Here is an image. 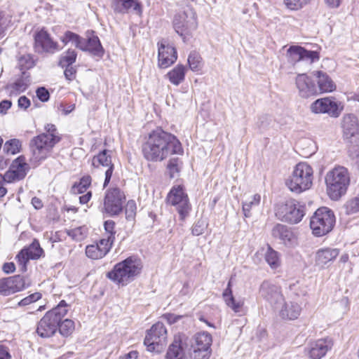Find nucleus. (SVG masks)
<instances>
[{"label": "nucleus", "mask_w": 359, "mask_h": 359, "mask_svg": "<svg viewBox=\"0 0 359 359\" xmlns=\"http://www.w3.org/2000/svg\"><path fill=\"white\" fill-rule=\"evenodd\" d=\"M183 153L182 144L177 137L161 128L151 131L142 144L144 157L151 162H161L172 154Z\"/></svg>", "instance_id": "1"}, {"label": "nucleus", "mask_w": 359, "mask_h": 359, "mask_svg": "<svg viewBox=\"0 0 359 359\" xmlns=\"http://www.w3.org/2000/svg\"><path fill=\"white\" fill-rule=\"evenodd\" d=\"M141 261L134 257H129L116 264L113 269L106 273V277L114 283L125 286L133 281L142 271Z\"/></svg>", "instance_id": "2"}, {"label": "nucleus", "mask_w": 359, "mask_h": 359, "mask_svg": "<svg viewBox=\"0 0 359 359\" xmlns=\"http://www.w3.org/2000/svg\"><path fill=\"white\" fill-rule=\"evenodd\" d=\"M68 304L65 300L47 311L37 325L36 332L42 338H48L56 333L62 319L67 315Z\"/></svg>", "instance_id": "3"}, {"label": "nucleus", "mask_w": 359, "mask_h": 359, "mask_svg": "<svg viewBox=\"0 0 359 359\" xmlns=\"http://www.w3.org/2000/svg\"><path fill=\"white\" fill-rule=\"evenodd\" d=\"M327 192L333 201L339 200L347 191L350 184L348 170L339 166L329 171L325 176Z\"/></svg>", "instance_id": "4"}, {"label": "nucleus", "mask_w": 359, "mask_h": 359, "mask_svg": "<svg viewBox=\"0 0 359 359\" xmlns=\"http://www.w3.org/2000/svg\"><path fill=\"white\" fill-rule=\"evenodd\" d=\"M60 139V137H50L46 134H40L33 137L29 142L32 153V156L29 158L30 163L36 166L41 161L45 160Z\"/></svg>", "instance_id": "5"}, {"label": "nucleus", "mask_w": 359, "mask_h": 359, "mask_svg": "<svg viewBox=\"0 0 359 359\" xmlns=\"http://www.w3.org/2000/svg\"><path fill=\"white\" fill-rule=\"evenodd\" d=\"M313 173V169L309 165L299 163L295 166L285 184L291 191L300 194L311 188Z\"/></svg>", "instance_id": "6"}, {"label": "nucleus", "mask_w": 359, "mask_h": 359, "mask_svg": "<svg viewBox=\"0 0 359 359\" xmlns=\"http://www.w3.org/2000/svg\"><path fill=\"white\" fill-rule=\"evenodd\" d=\"M335 224L334 212L327 207L318 208L311 217L310 227L316 236H323L330 232Z\"/></svg>", "instance_id": "7"}, {"label": "nucleus", "mask_w": 359, "mask_h": 359, "mask_svg": "<svg viewBox=\"0 0 359 359\" xmlns=\"http://www.w3.org/2000/svg\"><path fill=\"white\" fill-rule=\"evenodd\" d=\"M304 206L294 200L278 203L275 206V215L278 219L290 224H297L305 215Z\"/></svg>", "instance_id": "8"}, {"label": "nucleus", "mask_w": 359, "mask_h": 359, "mask_svg": "<svg viewBox=\"0 0 359 359\" xmlns=\"http://www.w3.org/2000/svg\"><path fill=\"white\" fill-rule=\"evenodd\" d=\"M198 27L196 15L191 8H187L183 12L175 15L173 27L175 32L185 41L186 36L189 35Z\"/></svg>", "instance_id": "9"}, {"label": "nucleus", "mask_w": 359, "mask_h": 359, "mask_svg": "<svg viewBox=\"0 0 359 359\" xmlns=\"http://www.w3.org/2000/svg\"><path fill=\"white\" fill-rule=\"evenodd\" d=\"M126 197L119 188L109 189L106 192L102 211L110 216L118 215L122 211Z\"/></svg>", "instance_id": "10"}, {"label": "nucleus", "mask_w": 359, "mask_h": 359, "mask_svg": "<svg viewBox=\"0 0 359 359\" xmlns=\"http://www.w3.org/2000/svg\"><path fill=\"white\" fill-rule=\"evenodd\" d=\"M167 339V330L161 322L154 324L149 330L144 340V344L149 351L161 352Z\"/></svg>", "instance_id": "11"}, {"label": "nucleus", "mask_w": 359, "mask_h": 359, "mask_svg": "<svg viewBox=\"0 0 359 359\" xmlns=\"http://www.w3.org/2000/svg\"><path fill=\"white\" fill-rule=\"evenodd\" d=\"M167 200L170 204L176 207L180 219L184 220L189 215L191 208L182 187H172L168 194Z\"/></svg>", "instance_id": "12"}, {"label": "nucleus", "mask_w": 359, "mask_h": 359, "mask_svg": "<svg viewBox=\"0 0 359 359\" xmlns=\"http://www.w3.org/2000/svg\"><path fill=\"white\" fill-rule=\"evenodd\" d=\"M286 57L292 64L303 62L306 65H311L319 60L320 52L318 50H308L301 46L292 45L287 50Z\"/></svg>", "instance_id": "13"}, {"label": "nucleus", "mask_w": 359, "mask_h": 359, "mask_svg": "<svg viewBox=\"0 0 359 359\" xmlns=\"http://www.w3.org/2000/svg\"><path fill=\"white\" fill-rule=\"evenodd\" d=\"M259 294L274 309H278L284 302L280 287L271 280H264L262 283Z\"/></svg>", "instance_id": "14"}, {"label": "nucleus", "mask_w": 359, "mask_h": 359, "mask_svg": "<svg viewBox=\"0 0 359 359\" xmlns=\"http://www.w3.org/2000/svg\"><path fill=\"white\" fill-rule=\"evenodd\" d=\"M344 109L341 103L334 98H320L313 102L311 110L315 114H328L331 117L337 118Z\"/></svg>", "instance_id": "15"}, {"label": "nucleus", "mask_w": 359, "mask_h": 359, "mask_svg": "<svg viewBox=\"0 0 359 359\" xmlns=\"http://www.w3.org/2000/svg\"><path fill=\"white\" fill-rule=\"evenodd\" d=\"M29 169V165L26 163L25 157L20 156L12 162L3 177L0 175V179L3 178L8 183L22 180L27 175Z\"/></svg>", "instance_id": "16"}, {"label": "nucleus", "mask_w": 359, "mask_h": 359, "mask_svg": "<svg viewBox=\"0 0 359 359\" xmlns=\"http://www.w3.org/2000/svg\"><path fill=\"white\" fill-rule=\"evenodd\" d=\"M44 256V251L41 248L37 239H34L32 243L27 247L22 248L16 255V259L20 266V271H27V264L30 259H38Z\"/></svg>", "instance_id": "17"}, {"label": "nucleus", "mask_w": 359, "mask_h": 359, "mask_svg": "<svg viewBox=\"0 0 359 359\" xmlns=\"http://www.w3.org/2000/svg\"><path fill=\"white\" fill-rule=\"evenodd\" d=\"M34 48L39 53L53 54L60 50L59 44L55 41L44 28L36 31L34 35Z\"/></svg>", "instance_id": "18"}, {"label": "nucleus", "mask_w": 359, "mask_h": 359, "mask_svg": "<svg viewBox=\"0 0 359 359\" xmlns=\"http://www.w3.org/2000/svg\"><path fill=\"white\" fill-rule=\"evenodd\" d=\"M25 287V280L20 275L0 279V294L1 295L8 296L22 290Z\"/></svg>", "instance_id": "19"}, {"label": "nucleus", "mask_w": 359, "mask_h": 359, "mask_svg": "<svg viewBox=\"0 0 359 359\" xmlns=\"http://www.w3.org/2000/svg\"><path fill=\"white\" fill-rule=\"evenodd\" d=\"M111 150L103 149L97 155L95 156L92 159V165L94 167H103L108 168L105 171V179L104 182V187H106L109 183L112 173L114 171V165L111 162Z\"/></svg>", "instance_id": "20"}, {"label": "nucleus", "mask_w": 359, "mask_h": 359, "mask_svg": "<svg viewBox=\"0 0 359 359\" xmlns=\"http://www.w3.org/2000/svg\"><path fill=\"white\" fill-rule=\"evenodd\" d=\"M296 86L302 97L307 98L318 93V87L313 80L306 74L297 76Z\"/></svg>", "instance_id": "21"}, {"label": "nucleus", "mask_w": 359, "mask_h": 359, "mask_svg": "<svg viewBox=\"0 0 359 359\" xmlns=\"http://www.w3.org/2000/svg\"><path fill=\"white\" fill-rule=\"evenodd\" d=\"M343 137L347 140L355 137L359 133V121L354 114H346L341 121Z\"/></svg>", "instance_id": "22"}, {"label": "nucleus", "mask_w": 359, "mask_h": 359, "mask_svg": "<svg viewBox=\"0 0 359 359\" xmlns=\"http://www.w3.org/2000/svg\"><path fill=\"white\" fill-rule=\"evenodd\" d=\"M188 346L180 336H175L169 346L165 359H188Z\"/></svg>", "instance_id": "23"}, {"label": "nucleus", "mask_w": 359, "mask_h": 359, "mask_svg": "<svg viewBox=\"0 0 359 359\" xmlns=\"http://www.w3.org/2000/svg\"><path fill=\"white\" fill-rule=\"evenodd\" d=\"M332 341L330 339H320L311 342L306 349L307 355L311 359H320L331 349Z\"/></svg>", "instance_id": "24"}, {"label": "nucleus", "mask_w": 359, "mask_h": 359, "mask_svg": "<svg viewBox=\"0 0 359 359\" xmlns=\"http://www.w3.org/2000/svg\"><path fill=\"white\" fill-rule=\"evenodd\" d=\"M271 235L285 245H293L296 243V236L291 228L282 224H276L271 229Z\"/></svg>", "instance_id": "25"}, {"label": "nucleus", "mask_w": 359, "mask_h": 359, "mask_svg": "<svg viewBox=\"0 0 359 359\" xmlns=\"http://www.w3.org/2000/svg\"><path fill=\"white\" fill-rule=\"evenodd\" d=\"M158 45V63L161 67H168L177 60V51L171 46L161 41Z\"/></svg>", "instance_id": "26"}, {"label": "nucleus", "mask_w": 359, "mask_h": 359, "mask_svg": "<svg viewBox=\"0 0 359 359\" xmlns=\"http://www.w3.org/2000/svg\"><path fill=\"white\" fill-rule=\"evenodd\" d=\"M111 8L115 13L125 14L133 9L137 15L142 13V4L138 0H112Z\"/></svg>", "instance_id": "27"}, {"label": "nucleus", "mask_w": 359, "mask_h": 359, "mask_svg": "<svg viewBox=\"0 0 359 359\" xmlns=\"http://www.w3.org/2000/svg\"><path fill=\"white\" fill-rule=\"evenodd\" d=\"M112 245L109 241L102 238L95 245H87L86 255L93 259H101L109 252Z\"/></svg>", "instance_id": "28"}, {"label": "nucleus", "mask_w": 359, "mask_h": 359, "mask_svg": "<svg viewBox=\"0 0 359 359\" xmlns=\"http://www.w3.org/2000/svg\"><path fill=\"white\" fill-rule=\"evenodd\" d=\"M339 250L337 248H321L316 254V265L320 269H324L327 264L332 262L339 255Z\"/></svg>", "instance_id": "29"}, {"label": "nucleus", "mask_w": 359, "mask_h": 359, "mask_svg": "<svg viewBox=\"0 0 359 359\" xmlns=\"http://www.w3.org/2000/svg\"><path fill=\"white\" fill-rule=\"evenodd\" d=\"M83 51L88 52L91 55L102 57L104 55V49L97 36H92L84 39Z\"/></svg>", "instance_id": "30"}, {"label": "nucleus", "mask_w": 359, "mask_h": 359, "mask_svg": "<svg viewBox=\"0 0 359 359\" xmlns=\"http://www.w3.org/2000/svg\"><path fill=\"white\" fill-rule=\"evenodd\" d=\"M280 310V316L283 319L294 320L300 315L302 308L295 302H283Z\"/></svg>", "instance_id": "31"}, {"label": "nucleus", "mask_w": 359, "mask_h": 359, "mask_svg": "<svg viewBox=\"0 0 359 359\" xmlns=\"http://www.w3.org/2000/svg\"><path fill=\"white\" fill-rule=\"evenodd\" d=\"M222 297L228 307L231 308L235 313L241 311V308L243 306V302L241 300H236L233 297L231 280L229 281L226 288L224 290Z\"/></svg>", "instance_id": "32"}, {"label": "nucleus", "mask_w": 359, "mask_h": 359, "mask_svg": "<svg viewBox=\"0 0 359 359\" xmlns=\"http://www.w3.org/2000/svg\"><path fill=\"white\" fill-rule=\"evenodd\" d=\"M318 90L320 93H329L335 90L336 85L332 79L326 74L321 71L316 73Z\"/></svg>", "instance_id": "33"}, {"label": "nucleus", "mask_w": 359, "mask_h": 359, "mask_svg": "<svg viewBox=\"0 0 359 359\" xmlns=\"http://www.w3.org/2000/svg\"><path fill=\"white\" fill-rule=\"evenodd\" d=\"M31 82L30 74L27 71H24L22 72L21 76L13 83L10 85V88L12 89V92H15L16 94L20 93L26 90L31 84Z\"/></svg>", "instance_id": "34"}, {"label": "nucleus", "mask_w": 359, "mask_h": 359, "mask_svg": "<svg viewBox=\"0 0 359 359\" xmlns=\"http://www.w3.org/2000/svg\"><path fill=\"white\" fill-rule=\"evenodd\" d=\"M261 201V196L256 194L242 203V208L244 216L250 217L252 216L251 210L259 206Z\"/></svg>", "instance_id": "35"}, {"label": "nucleus", "mask_w": 359, "mask_h": 359, "mask_svg": "<svg viewBox=\"0 0 359 359\" xmlns=\"http://www.w3.org/2000/svg\"><path fill=\"white\" fill-rule=\"evenodd\" d=\"M194 341L195 345L192 344L191 348L209 350L212 343V337L208 332L198 333L195 335Z\"/></svg>", "instance_id": "36"}, {"label": "nucleus", "mask_w": 359, "mask_h": 359, "mask_svg": "<svg viewBox=\"0 0 359 359\" xmlns=\"http://www.w3.org/2000/svg\"><path fill=\"white\" fill-rule=\"evenodd\" d=\"M76 51L69 48L60 55L58 65L60 67H69L76 62Z\"/></svg>", "instance_id": "37"}, {"label": "nucleus", "mask_w": 359, "mask_h": 359, "mask_svg": "<svg viewBox=\"0 0 359 359\" xmlns=\"http://www.w3.org/2000/svg\"><path fill=\"white\" fill-rule=\"evenodd\" d=\"M182 166V162L179 158H172L167 165V170L170 178H175L179 176Z\"/></svg>", "instance_id": "38"}, {"label": "nucleus", "mask_w": 359, "mask_h": 359, "mask_svg": "<svg viewBox=\"0 0 359 359\" xmlns=\"http://www.w3.org/2000/svg\"><path fill=\"white\" fill-rule=\"evenodd\" d=\"M91 177L90 175H85L80 179L78 183H75L71 189L72 193L79 194L84 193L86 189L91 184Z\"/></svg>", "instance_id": "39"}, {"label": "nucleus", "mask_w": 359, "mask_h": 359, "mask_svg": "<svg viewBox=\"0 0 359 359\" xmlns=\"http://www.w3.org/2000/svg\"><path fill=\"white\" fill-rule=\"evenodd\" d=\"M185 69H172L166 74V76L172 84L178 86L184 79Z\"/></svg>", "instance_id": "40"}, {"label": "nucleus", "mask_w": 359, "mask_h": 359, "mask_svg": "<svg viewBox=\"0 0 359 359\" xmlns=\"http://www.w3.org/2000/svg\"><path fill=\"white\" fill-rule=\"evenodd\" d=\"M274 120L271 116L263 114L258 118L256 126L260 132H264L273 127Z\"/></svg>", "instance_id": "41"}, {"label": "nucleus", "mask_w": 359, "mask_h": 359, "mask_svg": "<svg viewBox=\"0 0 359 359\" xmlns=\"http://www.w3.org/2000/svg\"><path fill=\"white\" fill-rule=\"evenodd\" d=\"M345 214L347 215L359 212V194L349 199L344 205Z\"/></svg>", "instance_id": "42"}, {"label": "nucleus", "mask_w": 359, "mask_h": 359, "mask_svg": "<svg viewBox=\"0 0 359 359\" xmlns=\"http://www.w3.org/2000/svg\"><path fill=\"white\" fill-rule=\"evenodd\" d=\"M74 330V323L73 320L66 318L62 320L59 325L58 330L59 332L63 337H68L70 335Z\"/></svg>", "instance_id": "43"}, {"label": "nucleus", "mask_w": 359, "mask_h": 359, "mask_svg": "<svg viewBox=\"0 0 359 359\" xmlns=\"http://www.w3.org/2000/svg\"><path fill=\"white\" fill-rule=\"evenodd\" d=\"M67 233L72 239L80 241L84 239L88 234V229L86 226H79L67 231Z\"/></svg>", "instance_id": "44"}, {"label": "nucleus", "mask_w": 359, "mask_h": 359, "mask_svg": "<svg viewBox=\"0 0 359 359\" xmlns=\"http://www.w3.org/2000/svg\"><path fill=\"white\" fill-rule=\"evenodd\" d=\"M265 259L269 265L273 269H276L280 264L278 252L271 247L268 248L265 255Z\"/></svg>", "instance_id": "45"}, {"label": "nucleus", "mask_w": 359, "mask_h": 359, "mask_svg": "<svg viewBox=\"0 0 359 359\" xmlns=\"http://www.w3.org/2000/svg\"><path fill=\"white\" fill-rule=\"evenodd\" d=\"M21 142L18 139H12L6 141L4 145V151L7 154H15L21 149Z\"/></svg>", "instance_id": "46"}, {"label": "nucleus", "mask_w": 359, "mask_h": 359, "mask_svg": "<svg viewBox=\"0 0 359 359\" xmlns=\"http://www.w3.org/2000/svg\"><path fill=\"white\" fill-rule=\"evenodd\" d=\"M19 67H34L36 65V59L31 54H23L18 57Z\"/></svg>", "instance_id": "47"}, {"label": "nucleus", "mask_w": 359, "mask_h": 359, "mask_svg": "<svg viewBox=\"0 0 359 359\" xmlns=\"http://www.w3.org/2000/svg\"><path fill=\"white\" fill-rule=\"evenodd\" d=\"M104 230L106 231L105 233V240L109 241V243L111 244L114 243V241L115 240V233L116 231H114L115 228V222L113 220H107L104 223Z\"/></svg>", "instance_id": "48"}, {"label": "nucleus", "mask_w": 359, "mask_h": 359, "mask_svg": "<svg viewBox=\"0 0 359 359\" xmlns=\"http://www.w3.org/2000/svg\"><path fill=\"white\" fill-rule=\"evenodd\" d=\"M192 350L193 352H189L188 358L190 359H208L209 358V350H204L198 348H191L189 349V351Z\"/></svg>", "instance_id": "49"}, {"label": "nucleus", "mask_w": 359, "mask_h": 359, "mask_svg": "<svg viewBox=\"0 0 359 359\" xmlns=\"http://www.w3.org/2000/svg\"><path fill=\"white\" fill-rule=\"evenodd\" d=\"M189 67H198L203 65V59L201 55L196 51L190 53L188 57Z\"/></svg>", "instance_id": "50"}, {"label": "nucleus", "mask_w": 359, "mask_h": 359, "mask_svg": "<svg viewBox=\"0 0 359 359\" xmlns=\"http://www.w3.org/2000/svg\"><path fill=\"white\" fill-rule=\"evenodd\" d=\"M311 0H285L286 7L290 10L297 11L302 8Z\"/></svg>", "instance_id": "51"}, {"label": "nucleus", "mask_w": 359, "mask_h": 359, "mask_svg": "<svg viewBox=\"0 0 359 359\" xmlns=\"http://www.w3.org/2000/svg\"><path fill=\"white\" fill-rule=\"evenodd\" d=\"M207 227L205 221L203 219H198L192 227V234L194 236H200L203 233Z\"/></svg>", "instance_id": "52"}, {"label": "nucleus", "mask_w": 359, "mask_h": 359, "mask_svg": "<svg viewBox=\"0 0 359 359\" xmlns=\"http://www.w3.org/2000/svg\"><path fill=\"white\" fill-rule=\"evenodd\" d=\"M41 298V294L39 292H35L22 299L20 302H19L18 305L20 306H27L31 303L36 302Z\"/></svg>", "instance_id": "53"}, {"label": "nucleus", "mask_w": 359, "mask_h": 359, "mask_svg": "<svg viewBox=\"0 0 359 359\" xmlns=\"http://www.w3.org/2000/svg\"><path fill=\"white\" fill-rule=\"evenodd\" d=\"M10 22V17L6 15L4 12L0 11V34L4 33Z\"/></svg>", "instance_id": "54"}, {"label": "nucleus", "mask_w": 359, "mask_h": 359, "mask_svg": "<svg viewBox=\"0 0 359 359\" xmlns=\"http://www.w3.org/2000/svg\"><path fill=\"white\" fill-rule=\"evenodd\" d=\"M136 204L133 201H129L126 207V217L127 219H132L135 215Z\"/></svg>", "instance_id": "55"}, {"label": "nucleus", "mask_w": 359, "mask_h": 359, "mask_svg": "<svg viewBox=\"0 0 359 359\" xmlns=\"http://www.w3.org/2000/svg\"><path fill=\"white\" fill-rule=\"evenodd\" d=\"M36 96L39 100L43 102H46L50 99V93L45 87H39L36 90Z\"/></svg>", "instance_id": "56"}, {"label": "nucleus", "mask_w": 359, "mask_h": 359, "mask_svg": "<svg viewBox=\"0 0 359 359\" xmlns=\"http://www.w3.org/2000/svg\"><path fill=\"white\" fill-rule=\"evenodd\" d=\"M76 38V34L72 32L71 31H66L63 36H60V41L64 43V45H67L68 43L71 42L74 38Z\"/></svg>", "instance_id": "57"}, {"label": "nucleus", "mask_w": 359, "mask_h": 359, "mask_svg": "<svg viewBox=\"0 0 359 359\" xmlns=\"http://www.w3.org/2000/svg\"><path fill=\"white\" fill-rule=\"evenodd\" d=\"M45 129L46 130V133H44L43 134H46V135H50V137H60L58 135V133L57 132V129L55 125L47 124L45 127Z\"/></svg>", "instance_id": "58"}, {"label": "nucleus", "mask_w": 359, "mask_h": 359, "mask_svg": "<svg viewBox=\"0 0 359 359\" xmlns=\"http://www.w3.org/2000/svg\"><path fill=\"white\" fill-rule=\"evenodd\" d=\"M11 106L12 102L11 100H4L0 102V114L4 115L6 114Z\"/></svg>", "instance_id": "59"}, {"label": "nucleus", "mask_w": 359, "mask_h": 359, "mask_svg": "<svg viewBox=\"0 0 359 359\" xmlns=\"http://www.w3.org/2000/svg\"><path fill=\"white\" fill-rule=\"evenodd\" d=\"M31 104L30 100L25 95L19 97L18 105L20 108L27 109Z\"/></svg>", "instance_id": "60"}, {"label": "nucleus", "mask_w": 359, "mask_h": 359, "mask_svg": "<svg viewBox=\"0 0 359 359\" xmlns=\"http://www.w3.org/2000/svg\"><path fill=\"white\" fill-rule=\"evenodd\" d=\"M76 69H65L64 75L69 81H73L76 78Z\"/></svg>", "instance_id": "61"}, {"label": "nucleus", "mask_w": 359, "mask_h": 359, "mask_svg": "<svg viewBox=\"0 0 359 359\" xmlns=\"http://www.w3.org/2000/svg\"><path fill=\"white\" fill-rule=\"evenodd\" d=\"M84 38H82L81 36H80L79 34H76V38H74V39H72V41H71L72 43H73L76 48L80 49V50H82V48L84 47L83 46V43H84Z\"/></svg>", "instance_id": "62"}, {"label": "nucleus", "mask_w": 359, "mask_h": 359, "mask_svg": "<svg viewBox=\"0 0 359 359\" xmlns=\"http://www.w3.org/2000/svg\"><path fill=\"white\" fill-rule=\"evenodd\" d=\"M84 38H82L81 36H80L79 34H76V38H74V39H72V41H71L72 43H73L76 48L80 49V50H82V48L84 47L83 46V43H84Z\"/></svg>", "instance_id": "63"}, {"label": "nucleus", "mask_w": 359, "mask_h": 359, "mask_svg": "<svg viewBox=\"0 0 359 359\" xmlns=\"http://www.w3.org/2000/svg\"><path fill=\"white\" fill-rule=\"evenodd\" d=\"M11 356L8 348L4 346L0 345V359H11Z\"/></svg>", "instance_id": "64"}]
</instances>
